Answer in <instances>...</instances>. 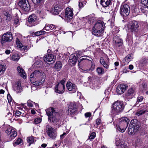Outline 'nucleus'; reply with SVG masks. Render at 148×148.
Instances as JSON below:
<instances>
[{
    "instance_id": "nucleus-22",
    "label": "nucleus",
    "mask_w": 148,
    "mask_h": 148,
    "mask_svg": "<svg viewBox=\"0 0 148 148\" xmlns=\"http://www.w3.org/2000/svg\"><path fill=\"white\" fill-rule=\"evenodd\" d=\"M21 82L18 81L17 82L14 87V90L16 91L17 93H20L22 91V88L21 86Z\"/></svg>"
},
{
    "instance_id": "nucleus-60",
    "label": "nucleus",
    "mask_w": 148,
    "mask_h": 148,
    "mask_svg": "<svg viewBox=\"0 0 148 148\" xmlns=\"http://www.w3.org/2000/svg\"><path fill=\"white\" fill-rule=\"evenodd\" d=\"M7 99H8L9 102L10 101H11V97H10V95H7Z\"/></svg>"
},
{
    "instance_id": "nucleus-3",
    "label": "nucleus",
    "mask_w": 148,
    "mask_h": 148,
    "mask_svg": "<svg viewBox=\"0 0 148 148\" xmlns=\"http://www.w3.org/2000/svg\"><path fill=\"white\" fill-rule=\"evenodd\" d=\"M39 18L36 14H33L30 15L28 20V26L29 27L34 26L40 22Z\"/></svg>"
},
{
    "instance_id": "nucleus-24",
    "label": "nucleus",
    "mask_w": 148,
    "mask_h": 148,
    "mask_svg": "<svg viewBox=\"0 0 148 148\" xmlns=\"http://www.w3.org/2000/svg\"><path fill=\"white\" fill-rule=\"evenodd\" d=\"M103 31L102 30H99L98 29H93L92 31V34L95 36L100 37L103 36Z\"/></svg>"
},
{
    "instance_id": "nucleus-13",
    "label": "nucleus",
    "mask_w": 148,
    "mask_h": 148,
    "mask_svg": "<svg viewBox=\"0 0 148 148\" xmlns=\"http://www.w3.org/2000/svg\"><path fill=\"white\" fill-rule=\"evenodd\" d=\"M129 28L132 32H137L139 27V25L137 22L133 21L128 25Z\"/></svg>"
},
{
    "instance_id": "nucleus-52",
    "label": "nucleus",
    "mask_w": 148,
    "mask_h": 148,
    "mask_svg": "<svg viewBox=\"0 0 148 148\" xmlns=\"http://www.w3.org/2000/svg\"><path fill=\"white\" fill-rule=\"evenodd\" d=\"M27 48V46H23V45L19 48V49L21 50L22 51H24L26 50Z\"/></svg>"
},
{
    "instance_id": "nucleus-26",
    "label": "nucleus",
    "mask_w": 148,
    "mask_h": 148,
    "mask_svg": "<svg viewBox=\"0 0 148 148\" xmlns=\"http://www.w3.org/2000/svg\"><path fill=\"white\" fill-rule=\"evenodd\" d=\"M79 104V103L78 102H71L69 106L68 109H69V110L71 111V110H72V109H77Z\"/></svg>"
},
{
    "instance_id": "nucleus-49",
    "label": "nucleus",
    "mask_w": 148,
    "mask_h": 148,
    "mask_svg": "<svg viewBox=\"0 0 148 148\" xmlns=\"http://www.w3.org/2000/svg\"><path fill=\"white\" fill-rule=\"evenodd\" d=\"M96 136L95 133L94 132H92L91 133L89 136V139L90 140L93 139Z\"/></svg>"
},
{
    "instance_id": "nucleus-5",
    "label": "nucleus",
    "mask_w": 148,
    "mask_h": 148,
    "mask_svg": "<svg viewBox=\"0 0 148 148\" xmlns=\"http://www.w3.org/2000/svg\"><path fill=\"white\" fill-rule=\"evenodd\" d=\"M65 80L63 79L57 84L55 87V92L59 94H62L63 93L65 88Z\"/></svg>"
},
{
    "instance_id": "nucleus-42",
    "label": "nucleus",
    "mask_w": 148,
    "mask_h": 148,
    "mask_svg": "<svg viewBox=\"0 0 148 148\" xmlns=\"http://www.w3.org/2000/svg\"><path fill=\"white\" fill-rule=\"evenodd\" d=\"M22 143V140L21 138H18L16 142L13 143L14 146H16L17 145L21 144Z\"/></svg>"
},
{
    "instance_id": "nucleus-44",
    "label": "nucleus",
    "mask_w": 148,
    "mask_h": 148,
    "mask_svg": "<svg viewBox=\"0 0 148 148\" xmlns=\"http://www.w3.org/2000/svg\"><path fill=\"white\" fill-rule=\"evenodd\" d=\"M45 33V32L44 31L41 30L39 31H38L36 32L35 34L37 36L42 35V34H44Z\"/></svg>"
},
{
    "instance_id": "nucleus-18",
    "label": "nucleus",
    "mask_w": 148,
    "mask_h": 148,
    "mask_svg": "<svg viewBox=\"0 0 148 148\" xmlns=\"http://www.w3.org/2000/svg\"><path fill=\"white\" fill-rule=\"evenodd\" d=\"M130 123L132 125L135 131L136 132L139 130L140 127L139 123L138 122L136 119H134L131 121Z\"/></svg>"
},
{
    "instance_id": "nucleus-51",
    "label": "nucleus",
    "mask_w": 148,
    "mask_h": 148,
    "mask_svg": "<svg viewBox=\"0 0 148 148\" xmlns=\"http://www.w3.org/2000/svg\"><path fill=\"white\" fill-rule=\"evenodd\" d=\"M41 122V119L40 118L36 119L34 120V122L36 124H38Z\"/></svg>"
},
{
    "instance_id": "nucleus-59",
    "label": "nucleus",
    "mask_w": 148,
    "mask_h": 148,
    "mask_svg": "<svg viewBox=\"0 0 148 148\" xmlns=\"http://www.w3.org/2000/svg\"><path fill=\"white\" fill-rule=\"evenodd\" d=\"M41 0H32V1L35 3H37L40 2Z\"/></svg>"
},
{
    "instance_id": "nucleus-30",
    "label": "nucleus",
    "mask_w": 148,
    "mask_h": 148,
    "mask_svg": "<svg viewBox=\"0 0 148 148\" xmlns=\"http://www.w3.org/2000/svg\"><path fill=\"white\" fill-rule=\"evenodd\" d=\"M89 63L91 64V67L88 69H83L82 72L84 73H88L90 71H92L95 69V65L92 63V61L90 60L89 61Z\"/></svg>"
},
{
    "instance_id": "nucleus-21",
    "label": "nucleus",
    "mask_w": 148,
    "mask_h": 148,
    "mask_svg": "<svg viewBox=\"0 0 148 148\" xmlns=\"http://www.w3.org/2000/svg\"><path fill=\"white\" fill-rule=\"evenodd\" d=\"M43 60V59L42 58H40L37 56V58H36V61L34 63V66L37 68L41 67L42 66V60Z\"/></svg>"
},
{
    "instance_id": "nucleus-50",
    "label": "nucleus",
    "mask_w": 148,
    "mask_h": 148,
    "mask_svg": "<svg viewBox=\"0 0 148 148\" xmlns=\"http://www.w3.org/2000/svg\"><path fill=\"white\" fill-rule=\"evenodd\" d=\"M43 29L47 31H48L49 30H50L49 25V24H46L45 27Z\"/></svg>"
},
{
    "instance_id": "nucleus-35",
    "label": "nucleus",
    "mask_w": 148,
    "mask_h": 148,
    "mask_svg": "<svg viewBox=\"0 0 148 148\" xmlns=\"http://www.w3.org/2000/svg\"><path fill=\"white\" fill-rule=\"evenodd\" d=\"M69 110V109H68V114L70 115H73L77 114L78 113L77 109H72V110Z\"/></svg>"
},
{
    "instance_id": "nucleus-16",
    "label": "nucleus",
    "mask_w": 148,
    "mask_h": 148,
    "mask_svg": "<svg viewBox=\"0 0 148 148\" xmlns=\"http://www.w3.org/2000/svg\"><path fill=\"white\" fill-rule=\"evenodd\" d=\"M47 115L48 116V120H49V118L50 117H53L55 115H57L58 112H56V110H54V108L52 107L50 108L46 109L45 110Z\"/></svg>"
},
{
    "instance_id": "nucleus-37",
    "label": "nucleus",
    "mask_w": 148,
    "mask_h": 148,
    "mask_svg": "<svg viewBox=\"0 0 148 148\" xmlns=\"http://www.w3.org/2000/svg\"><path fill=\"white\" fill-rule=\"evenodd\" d=\"M130 124L129 127L128 132L129 134H132L136 132L135 131V130H134L132 125H131Z\"/></svg>"
},
{
    "instance_id": "nucleus-46",
    "label": "nucleus",
    "mask_w": 148,
    "mask_h": 148,
    "mask_svg": "<svg viewBox=\"0 0 148 148\" xmlns=\"http://www.w3.org/2000/svg\"><path fill=\"white\" fill-rule=\"evenodd\" d=\"M141 2L145 6L148 8V0H142Z\"/></svg>"
},
{
    "instance_id": "nucleus-11",
    "label": "nucleus",
    "mask_w": 148,
    "mask_h": 148,
    "mask_svg": "<svg viewBox=\"0 0 148 148\" xmlns=\"http://www.w3.org/2000/svg\"><path fill=\"white\" fill-rule=\"evenodd\" d=\"M73 10L69 8L66 9L64 17L65 20L69 21L72 19L73 17Z\"/></svg>"
},
{
    "instance_id": "nucleus-54",
    "label": "nucleus",
    "mask_w": 148,
    "mask_h": 148,
    "mask_svg": "<svg viewBox=\"0 0 148 148\" xmlns=\"http://www.w3.org/2000/svg\"><path fill=\"white\" fill-rule=\"evenodd\" d=\"M50 30H52L53 29H55L56 28V27L55 25L53 24H50L49 25Z\"/></svg>"
},
{
    "instance_id": "nucleus-34",
    "label": "nucleus",
    "mask_w": 148,
    "mask_h": 148,
    "mask_svg": "<svg viewBox=\"0 0 148 148\" xmlns=\"http://www.w3.org/2000/svg\"><path fill=\"white\" fill-rule=\"evenodd\" d=\"M51 12L54 14H57L59 13L60 10L58 5H56L55 7L52 8Z\"/></svg>"
},
{
    "instance_id": "nucleus-45",
    "label": "nucleus",
    "mask_w": 148,
    "mask_h": 148,
    "mask_svg": "<svg viewBox=\"0 0 148 148\" xmlns=\"http://www.w3.org/2000/svg\"><path fill=\"white\" fill-rule=\"evenodd\" d=\"M118 143H116L117 146H118L119 148H125V145L123 144V143H119V144Z\"/></svg>"
},
{
    "instance_id": "nucleus-41",
    "label": "nucleus",
    "mask_w": 148,
    "mask_h": 148,
    "mask_svg": "<svg viewBox=\"0 0 148 148\" xmlns=\"http://www.w3.org/2000/svg\"><path fill=\"white\" fill-rule=\"evenodd\" d=\"M46 10L45 9H40L37 10V13L41 15L44 14Z\"/></svg>"
},
{
    "instance_id": "nucleus-7",
    "label": "nucleus",
    "mask_w": 148,
    "mask_h": 148,
    "mask_svg": "<svg viewBox=\"0 0 148 148\" xmlns=\"http://www.w3.org/2000/svg\"><path fill=\"white\" fill-rule=\"evenodd\" d=\"M12 39V36L11 33L8 32L4 34L2 36L1 39V44L3 45L5 42H10Z\"/></svg>"
},
{
    "instance_id": "nucleus-29",
    "label": "nucleus",
    "mask_w": 148,
    "mask_h": 148,
    "mask_svg": "<svg viewBox=\"0 0 148 148\" xmlns=\"http://www.w3.org/2000/svg\"><path fill=\"white\" fill-rule=\"evenodd\" d=\"M17 70L20 75L24 79L25 78L26 73L23 69L19 66L17 68Z\"/></svg>"
},
{
    "instance_id": "nucleus-40",
    "label": "nucleus",
    "mask_w": 148,
    "mask_h": 148,
    "mask_svg": "<svg viewBox=\"0 0 148 148\" xmlns=\"http://www.w3.org/2000/svg\"><path fill=\"white\" fill-rule=\"evenodd\" d=\"M97 71L99 74H102L104 73L103 69L101 67H98L97 69Z\"/></svg>"
},
{
    "instance_id": "nucleus-57",
    "label": "nucleus",
    "mask_w": 148,
    "mask_h": 148,
    "mask_svg": "<svg viewBox=\"0 0 148 148\" xmlns=\"http://www.w3.org/2000/svg\"><path fill=\"white\" fill-rule=\"evenodd\" d=\"M91 113L90 112H86L85 114V116L86 118L90 117L91 116Z\"/></svg>"
},
{
    "instance_id": "nucleus-9",
    "label": "nucleus",
    "mask_w": 148,
    "mask_h": 148,
    "mask_svg": "<svg viewBox=\"0 0 148 148\" xmlns=\"http://www.w3.org/2000/svg\"><path fill=\"white\" fill-rule=\"evenodd\" d=\"M47 133L48 136L52 139H55L57 133L54 130V129L51 126L48 125L47 126Z\"/></svg>"
},
{
    "instance_id": "nucleus-64",
    "label": "nucleus",
    "mask_w": 148,
    "mask_h": 148,
    "mask_svg": "<svg viewBox=\"0 0 148 148\" xmlns=\"http://www.w3.org/2000/svg\"><path fill=\"white\" fill-rule=\"evenodd\" d=\"M134 68L133 66L132 65H130L129 66V68L130 70H132Z\"/></svg>"
},
{
    "instance_id": "nucleus-19",
    "label": "nucleus",
    "mask_w": 148,
    "mask_h": 148,
    "mask_svg": "<svg viewBox=\"0 0 148 148\" xmlns=\"http://www.w3.org/2000/svg\"><path fill=\"white\" fill-rule=\"evenodd\" d=\"M44 60L46 62H53L55 60V58L53 55L51 54H48L45 55L44 58Z\"/></svg>"
},
{
    "instance_id": "nucleus-23",
    "label": "nucleus",
    "mask_w": 148,
    "mask_h": 148,
    "mask_svg": "<svg viewBox=\"0 0 148 148\" xmlns=\"http://www.w3.org/2000/svg\"><path fill=\"white\" fill-rule=\"evenodd\" d=\"M105 58H106L107 59V60H106L105 61L104 59L102 57H101V58L100 62L101 64L103 67L106 68L107 69L108 68L109 66V64H108V58L107 56H106L105 57Z\"/></svg>"
},
{
    "instance_id": "nucleus-47",
    "label": "nucleus",
    "mask_w": 148,
    "mask_h": 148,
    "mask_svg": "<svg viewBox=\"0 0 148 148\" xmlns=\"http://www.w3.org/2000/svg\"><path fill=\"white\" fill-rule=\"evenodd\" d=\"M14 24L16 26L19 25V22L18 18L16 17L15 18L14 20Z\"/></svg>"
},
{
    "instance_id": "nucleus-6",
    "label": "nucleus",
    "mask_w": 148,
    "mask_h": 148,
    "mask_svg": "<svg viewBox=\"0 0 148 148\" xmlns=\"http://www.w3.org/2000/svg\"><path fill=\"white\" fill-rule=\"evenodd\" d=\"M18 5L23 11L28 12L30 9V5L27 0H18Z\"/></svg>"
},
{
    "instance_id": "nucleus-55",
    "label": "nucleus",
    "mask_w": 148,
    "mask_h": 148,
    "mask_svg": "<svg viewBox=\"0 0 148 148\" xmlns=\"http://www.w3.org/2000/svg\"><path fill=\"white\" fill-rule=\"evenodd\" d=\"M143 99V97L142 96L138 97L137 98V101L138 102H140Z\"/></svg>"
},
{
    "instance_id": "nucleus-53",
    "label": "nucleus",
    "mask_w": 148,
    "mask_h": 148,
    "mask_svg": "<svg viewBox=\"0 0 148 148\" xmlns=\"http://www.w3.org/2000/svg\"><path fill=\"white\" fill-rule=\"evenodd\" d=\"M101 123V121L100 119H97L96 120V124L97 125H99Z\"/></svg>"
},
{
    "instance_id": "nucleus-62",
    "label": "nucleus",
    "mask_w": 148,
    "mask_h": 148,
    "mask_svg": "<svg viewBox=\"0 0 148 148\" xmlns=\"http://www.w3.org/2000/svg\"><path fill=\"white\" fill-rule=\"evenodd\" d=\"M3 22V23H5V21L4 20H3L2 18L0 16V23Z\"/></svg>"
},
{
    "instance_id": "nucleus-36",
    "label": "nucleus",
    "mask_w": 148,
    "mask_h": 148,
    "mask_svg": "<svg viewBox=\"0 0 148 148\" xmlns=\"http://www.w3.org/2000/svg\"><path fill=\"white\" fill-rule=\"evenodd\" d=\"M6 65L5 64H0V74L4 73L6 69Z\"/></svg>"
},
{
    "instance_id": "nucleus-4",
    "label": "nucleus",
    "mask_w": 148,
    "mask_h": 148,
    "mask_svg": "<svg viewBox=\"0 0 148 148\" xmlns=\"http://www.w3.org/2000/svg\"><path fill=\"white\" fill-rule=\"evenodd\" d=\"M124 107L123 101H117L113 103L112 110L116 113H119L124 109Z\"/></svg>"
},
{
    "instance_id": "nucleus-14",
    "label": "nucleus",
    "mask_w": 148,
    "mask_h": 148,
    "mask_svg": "<svg viewBox=\"0 0 148 148\" xmlns=\"http://www.w3.org/2000/svg\"><path fill=\"white\" fill-rule=\"evenodd\" d=\"M127 86L125 84H120L116 88L117 93L121 95L126 90Z\"/></svg>"
},
{
    "instance_id": "nucleus-48",
    "label": "nucleus",
    "mask_w": 148,
    "mask_h": 148,
    "mask_svg": "<svg viewBox=\"0 0 148 148\" xmlns=\"http://www.w3.org/2000/svg\"><path fill=\"white\" fill-rule=\"evenodd\" d=\"M33 103H35L32 102L30 100H29L27 101V106L30 107H33Z\"/></svg>"
},
{
    "instance_id": "nucleus-38",
    "label": "nucleus",
    "mask_w": 148,
    "mask_h": 148,
    "mask_svg": "<svg viewBox=\"0 0 148 148\" xmlns=\"http://www.w3.org/2000/svg\"><path fill=\"white\" fill-rule=\"evenodd\" d=\"M19 58V56L17 54L13 55L11 57V59L14 61H17Z\"/></svg>"
},
{
    "instance_id": "nucleus-43",
    "label": "nucleus",
    "mask_w": 148,
    "mask_h": 148,
    "mask_svg": "<svg viewBox=\"0 0 148 148\" xmlns=\"http://www.w3.org/2000/svg\"><path fill=\"white\" fill-rule=\"evenodd\" d=\"M16 42L17 44V47L19 48L21 47L22 45V44L21 43L19 40L18 38H17L16 39Z\"/></svg>"
},
{
    "instance_id": "nucleus-10",
    "label": "nucleus",
    "mask_w": 148,
    "mask_h": 148,
    "mask_svg": "<svg viewBox=\"0 0 148 148\" xmlns=\"http://www.w3.org/2000/svg\"><path fill=\"white\" fill-rule=\"evenodd\" d=\"M49 121L51 122L54 125H56L57 126H59L61 125V121L60 119L58 113V115H55L52 117H50Z\"/></svg>"
},
{
    "instance_id": "nucleus-20",
    "label": "nucleus",
    "mask_w": 148,
    "mask_h": 148,
    "mask_svg": "<svg viewBox=\"0 0 148 148\" xmlns=\"http://www.w3.org/2000/svg\"><path fill=\"white\" fill-rule=\"evenodd\" d=\"M113 41L115 42L116 45L120 47L123 44L122 40L119 38L118 36H116L113 38Z\"/></svg>"
},
{
    "instance_id": "nucleus-15",
    "label": "nucleus",
    "mask_w": 148,
    "mask_h": 148,
    "mask_svg": "<svg viewBox=\"0 0 148 148\" xmlns=\"http://www.w3.org/2000/svg\"><path fill=\"white\" fill-rule=\"evenodd\" d=\"M66 87L69 91H71V93L75 92L77 90V88L75 85L71 82H68L66 84Z\"/></svg>"
},
{
    "instance_id": "nucleus-8",
    "label": "nucleus",
    "mask_w": 148,
    "mask_h": 148,
    "mask_svg": "<svg viewBox=\"0 0 148 148\" xmlns=\"http://www.w3.org/2000/svg\"><path fill=\"white\" fill-rule=\"evenodd\" d=\"M130 8L127 4H125L121 6L120 9L121 14L123 16H126L129 14Z\"/></svg>"
},
{
    "instance_id": "nucleus-17",
    "label": "nucleus",
    "mask_w": 148,
    "mask_h": 148,
    "mask_svg": "<svg viewBox=\"0 0 148 148\" xmlns=\"http://www.w3.org/2000/svg\"><path fill=\"white\" fill-rule=\"evenodd\" d=\"M104 29V22L101 21H97L93 29L103 30Z\"/></svg>"
},
{
    "instance_id": "nucleus-56",
    "label": "nucleus",
    "mask_w": 148,
    "mask_h": 148,
    "mask_svg": "<svg viewBox=\"0 0 148 148\" xmlns=\"http://www.w3.org/2000/svg\"><path fill=\"white\" fill-rule=\"evenodd\" d=\"M118 8L116 7L115 8V9L114 10V13L113 14V16H112V18H113V20L114 21V18H115V13L116 12H117V9Z\"/></svg>"
},
{
    "instance_id": "nucleus-31",
    "label": "nucleus",
    "mask_w": 148,
    "mask_h": 148,
    "mask_svg": "<svg viewBox=\"0 0 148 148\" xmlns=\"http://www.w3.org/2000/svg\"><path fill=\"white\" fill-rule=\"evenodd\" d=\"M134 92V90L133 88L129 89L126 94V96L128 99L132 98Z\"/></svg>"
},
{
    "instance_id": "nucleus-25",
    "label": "nucleus",
    "mask_w": 148,
    "mask_h": 148,
    "mask_svg": "<svg viewBox=\"0 0 148 148\" xmlns=\"http://www.w3.org/2000/svg\"><path fill=\"white\" fill-rule=\"evenodd\" d=\"M77 58L75 55L73 54L71 55L69 60V62L71 64H75L76 63Z\"/></svg>"
},
{
    "instance_id": "nucleus-12",
    "label": "nucleus",
    "mask_w": 148,
    "mask_h": 148,
    "mask_svg": "<svg viewBox=\"0 0 148 148\" xmlns=\"http://www.w3.org/2000/svg\"><path fill=\"white\" fill-rule=\"evenodd\" d=\"M5 132L10 138L11 140L17 136V132L15 130L10 127L5 130Z\"/></svg>"
},
{
    "instance_id": "nucleus-33",
    "label": "nucleus",
    "mask_w": 148,
    "mask_h": 148,
    "mask_svg": "<svg viewBox=\"0 0 148 148\" xmlns=\"http://www.w3.org/2000/svg\"><path fill=\"white\" fill-rule=\"evenodd\" d=\"M62 66V64L60 62H57L55 64V69L57 71H59L61 68Z\"/></svg>"
},
{
    "instance_id": "nucleus-39",
    "label": "nucleus",
    "mask_w": 148,
    "mask_h": 148,
    "mask_svg": "<svg viewBox=\"0 0 148 148\" xmlns=\"http://www.w3.org/2000/svg\"><path fill=\"white\" fill-rule=\"evenodd\" d=\"M34 138L33 136L28 137L27 138V142L29 143V146L32 143L34 140Z\"/></svg>"
},
{
    "instance_id": "nucleus-2",
    "label": "nucleus",
    "mask_w": 148,
    "mask_h": 148,
    "mask_svg": "<svg viewBox=\"0 0 148 148\" xmlns=\"http://www.w3.org/2000/svg\"><path fill=\"white\" fill-rule=\"evenodd\" d=\"M130 122L129 119L126 117L121 118L120 119L119 124L117 125L116 129L121 132H125Z\"/></svg>"
},
{
    "instance_id": "nucleus-28",
    "label": "nucleus",
    "mask_w": 148,
    "mask_h": 148,
    "mask_svg": "<svg viewBox=\"0 0 148 148\" xmlns=\"http://www.w3.org/2000/svg\"><path fill=\"white\" fill-rule=\"evenodd\" d=\"M4 18L5 20L4 21H6V22L9 21L12 19V16L10 14H9L8 12H5L4 13Z\"/></svg>"
},
{
    "instance_id": "nucleus-58",
    "label": "nucleus",
    "mask_w": 148,
    "mask_h": 148,
    "mask_svg": "<svg viewBox=\"0 0 148 148\" xmlns=\"http://www.w3.org/2000/svg\"><path fill=\"white\" fill-rule=\"evenodd\" d=\"M21 113L20 112L18 111V110H16L15 112V113H14V114H15L16 116H18L20 115Z\"/></svg>"
},
{
    "instance_id": "nucleus-1",
    "label": "nucleus",
    "mask_w": 148,
    "mask_h": 148,
    "mask_svg": "<svg viewBox=\"0 0 148 148\" xmlns=\"http://www.w3.org/2000/svg\"><path fill=\"white\" fill-rule=\"evenodd\" d=\"M45 74L38 70H35L30 76L31 82L35 85H40L45 81Z\"/></svg>"
},
{
    "instance_id": "nucleus-63",
    "label": "nucleus",
    "mask_w": 148,
    "mask_h": 148,
    "mask_svg": "<svg viewBox=\"0 0 148 148\" xmlns=\"http://www.w3.org/2000/svg\"><path fill=\"white\" fill-rule=\"evenodd\" d=\"M5 52L6 54H9L10 53V50H6Z\"/></svg>"
},
{
    "instance_id": "nucleus-27",
    "label": "nucleus",
    "mask_w": 148,
    "mask_h": 148,
    "mask_svg": "<svg viewBox=\"0 0 148 148\" xmlns=\"http://www.w3.org/2000/svg\"><path fill=\"white\" fill-rule=\"evenodd\" d=\"M133 55L130 54L127 55L124 59V62L125 64H127L129 62L133 59Z\"/></svg>"
},
{
    "instance_id": "nucleus-32",
    "label": "nucleus",
    "mask_w": 148,
    "mask_h": 148,
    "mask_svg": "<svg viewBox=\"0 0 148 148\" xmlns=\"http://www.w3.org/2000/svg\"><path fill=\"white\" fill-rule=\"evenodd\" d=\"M111 2L110 0H101V4L103 7H108Z\"/></svg>"
},
{
    "instance_id": "nucleus-61",
    "label": "nucleus",
    "mask_w": 148,
    "mask_h": 148,
    "mask_svg": "<svg viewBox=\"0 0 148 148\" xmlns=\"http://www.w3.org/2000/svg\"><path fill=\"white\" fill-rule=\"evenodd\" d=\"M144 112L143 111H140L138 113H137V115H142V114L144 113Z\"/></svg>"
}]
</instances>
